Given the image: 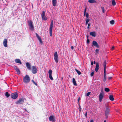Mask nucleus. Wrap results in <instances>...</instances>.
<instances>
[{
	"instance_id": "f257e3e1",
	"label": "nucleus",
	"mask_w": 122,
	"mask_h": 122,
	"mask_svg": "<svg viewBox=\"0 0 122 122\" xmlns=\"http://www.w3.org/2000/svg\"><path fill=\"white\" fill-rule=\"evenodd\" d=\"M30 80V78L27 75H26L23 78V81L25 83H29Z\"/></svg>"
},
{
	"instance_id": "f03ea898",
	"label": "nucleus",
	"mask_w": 122,
	"mask_h": 122,
	"mask_svg": "<svg viewBox=\"0 0 122 122\" xmlns=\"http://www.w3.org/2000/svg\"><path fill=\"white\" fill-rule=\"evenodd\" d=\"M33 22L31 20L28 21V23L29 26V29L32 31L34 30V28L33 25Z\"/></svg>"
},
{
	"instance_id": "7ed1b4c3",
	"label": "nucleus",
	"mask_w": 122,
	"mask_h": 122,
	"mask_svg": "<svg viewBox=\"0 0 122 122\" xmlns=\"http://www.w3.org/2000/svg\"><path fill=\"white\" fill-rule=\"evenodd\" d=\"M53 25V20H51L49 28V31L50 36H52V28Z\"/></svg>"
},
{
	"instance_id": "20e7f679",
	"label": "nucleus",
	"mask_w": 122,
	"mask_h": 122,
	"mask_svg": "<svg viewBox=\"0 0 122 122\" xmlns=\"http://www.w3.org/2000/svg\"><path fill=\"white\" fill-rule=\"evenodd\" d=\"M54 59L55 62L57 63L58 61V56L57 52L56 51L54 54Z\"/></svg>"
},
{
	"instance_id": "39448f33",
	"label": "nucleus",
	"mask_w": 122,
	"mask_h": 122,
	"mask_svg": "<svg viewBox=\"0 0 122 122\" xmlns=\"http://www.w3.org/2000/svg\"><path fill=\"white\" fill-rule=\"evenodd\" d=\"M11 97L13 99H16L18 97V94L16 92L12 93L11 95Z\"/></svg>"
},
{
	"instance_id": "423d86ee",
	"label": "nucleus",
	"mask_w": 122,
	"mask_h": 122,
	"mask_svg": "<svg viewBox=\"0 0 122 122\" xmlns=\"http://www.w3.org/2000/svg\"><path fill=\"white\" fill-rule=\"evenodd\" d=\"M41 15L42 19L43 20H47V18L45 15V11H43L42 12Z\"/></svg>"
},
{
	"instance_id": "0eeeda50",
	"label": "nucleus",
	"mask_w": 122,
	"mask_h": 122,
	"mask_svg": "<svg viewBox=\"0 0 122 122\" xmlns=\"http://www.w3.org/2000/svg\"><path fill=\"white\" fill-rule=\"evenodd\" d=\"M24 102V100L23 98H20L16 102V104H23Z\"/></svg>"
},
{
	"instance_id": "6e6552de",
	"label": "nucleus",
	"mask_w": 122,
	"mask_h": 122,
	"mask_svg": "<svg viewBox=\"0 0 122 122\" xmlns=\"http://www.w3.org/2000/svg\"><path fill=\"white\" fill-rule=\"evenodd\" d=\"M37 71V70L36 67L34 66H32V72L34 74L36 73Z\"/></svg>"
},
{
	"instance_id": "1a4fd4ad",
	"label": "nucleus",
	"mask_w": 122,
	"mask_h": 122,
	"mask_svg": "<svg viewBox=\"0 0 122 122\" xmlns=\"http://www.w3.org/2000/svg\"><path fill=\"white\" fill-rule=\"evenodd\" d=\"M104 97V94L103 93H100L99 96V100L100 102H101Z\"/></svg>"
},
{
	"instance_id": "9d476101",
	"label": "nucleus",
	"mask_w": 122,
	"mask_h": 122,
	"mask_svg": "<svg viewBox=\"0 0 122 122\" xmlns=\"http://www.w3.org/2000/svg\"><path fill=\"white\" fill-rule=\"evenodd\" d=\"M92 44V47H93V46H94L95 47H96L97 48H99V46L96 41H93Z\"/></svg>"
},
{
	"instance_id": "9b49d317",
	"label": "nucleus",
	"mask_w": 122,
	"mask_h": 122,
	"mask_svg": "<svg viewBox=\"0 0 122 122\" xmlns=\"http://www.w3.org/2000/svg\"><path fill=\"white\" fill-rule=\"evenodd\" d=\"M48 73L49 74V77L50 78L51 80H53V78L52 76V71L50 69L48 71Z\"/></svg>"
},
{
	"instance_id": "f8f14e48",
	"label": "nucleus",
	"mask_w": 122,
	"mask_h": 122,
	"mask_svg": "<svg viewBox=\"0 0 122 122\" xmlns=\"http://www.w3.org/2000/svg\"><path fill=\"white\" fill-rule=\"evenodd\" d=\"M36 36L37 38L39 40L40 43L41 44H43L42 41L41 40V37L40 36L38 35L37 33H36Z\"/></svg>"
},
{
	"instance_id": "ddd939ff",
	"label": "nucleus",
	"mask_w": 122,
	"mask_h": 122,
	"mask_svg": "<svg viewBox=\"0 0 122 122\" xmlns=\"http://www.w3.org/2000/svg\"><path fill=\"white\" fill-rule=\"evenodd\" d=\"M110 110L109 108L108 107H106V110L105 111V113L106 117H107L109 113Z\"/></svg>"
},
{
	"instance_id": "4468645a",
	"label": "nucleus",
	"mask_w": 122,
	"mask_h": 122,
	"mask_svg": "<svg viewBox=\"0 0 122 122\" xmlns=\"http://www.w3.org/2000/svg\"><path fill=\"white\" fill-rule=\"evenodd\" d=\"M49 118L50 121H52V122H55V117L54 116H50Z\"/></svg>"
},
{
	"instance_id": "2eb2a0df",
	"label": "nucleus",
	"mask_w": 122,
	"mask_h": 122,
	"mask_svg": "<svg viewBox=\"0 0 122 122\" xmlns=\"http://www.w3.org/2000/svg\"><path fill=\"white\" fill-rule=\"evenodd\" d=\"M14 68L16 70L17 74H20V71L17 67L16 66H14Z\"/></svg>"
},
{
	"instance_id": "dca6fc26",
	"label": "nucleus",
	"mask_w": 122,
	"mask_h": 122,
	"mask_svg": "<svg viewBox=\"0 0 122 122\" xmlns=\"http://www.w3.org/2000/svg\"><path fill=\"white\" fill-rule=\"evenodd\" d=\"M7 41L6 39L4 40L3 42V44L4 46L5 47H7Z\"/></svg>"
},
{
	"instance_id": "f3484780",
	"label": "nucleus",
	"mask_w": 122,
	"mask_h": 122,
	"mask_svg": "<svg viewBox=\"0 0 122 122\" xmlns=\"http://www.w3.org/2000/svg\"><path fill=\"white\" fill-rule=\"evenodd\" d=\"M99 64L97 62L96 64V67L95 69V71L96 72H97L99 69Z\"/></svg>"
},
{
	"instance_id": "a211bd4d",
	"label": "nucleus",
	"mask_w": 122,
	"mask_h": 122,
	"mask_svg": "<svg viewBox=\"0 0 122 122\" xmlns=\"http://www.w3.org/2000/svg\"><path fill=\"white\" fill-rule=\"evenodd\" d=\"M26 65L27 68L29 69L30 70L31 69V66L30 64L28 62H27L26 64Z\"/></svg>"
},
{
	"instance_id": "6ab92c4d",
	"label": "nucleus",
	"mask_w": 122,
	"mask_h": 122,
	"mask_svg": "<svg viewBox=\"0 0 122 122\" xmlns=\"http://www.w3.org/2000/svg\"><path fill=\"white\" fill-rule=\"evenodd\" d=\"M15 61V62L16 63H19L20 64H22V63L20 59H16Z\"/></svg>"
},
{
	"instance_id": "aec40b11",
	"label": "nucleus",
	"mask_w": 122,
	"mask_h": 122,
	"mask_svg": "<svg viewBox=\"0 0 122 122\" xmlns=\"http://www.w3.org/2000/svg\"><path fill=\"white\" fill-rule=\"evenodd\" d=\"M107 64L106 61V60H105L103 62V66L104 67V71H106V65Z\"/></svg>"
},
{
	"instance_id": "412c9836",
	"label": "nucleus",
	"mask_w": 122,
	"mask_h": 122,
	"mask_svg": "<svg viewBox=\"0 0 122 122\" xmlns=\"http://www.w3.org/2000/svg\"><path fill=\"white\" fill-rule=\"evenodd\" d=\"M90 35L92 36L95 37L96 36V33L95 31L91 32L90 33Z\"/></svg>"
},
{
	"instance_id": "4be33fe9",
	"label": "nucleus",
	"mask_w": 122,
	"mask_h": 122,
	"mask_svg": "<svg viewBox=\"0 0 122 122\" xmlns=\"http://www.w3.org/2000/svg\"><path fill=\"white\" fill-rule=\"evenodd\" d=\"M52 3L53 6H55L57 4L56 0H52Z\"/></svg>"
},
{
	"instance_id": "5701e85b",
	"label": "nucleus",
	"mask_w": 122,
	"mask_h": 122,
	"mask_svg": "<svg viewBox=\"0 0 122 122\" xmlns=\"http://www.w3.org/2000/svg\"><path fill=\"white\" fill-rule=\"evenodd\" d=\"M109 99L112 101H113L114 100V99L113 97V96L111 95H109Z\"/></svg>"
},
{
	"instance_id": "b1692460",
	"label": "nucleus",
	"mask_w": 122,
	"mask_h": 122,
	"mask_svg": "<svg viewBox=\"0 0 122 122\" xmlns=\"http://www.w3.org/2000/svg\"><path fill=\"white\" fill-rule=\"evenodd\" d=\"M72 82L74 85L76 86L77 84L76 83V81L74 78H73L72 79Z\"/></svg>"
},
{
	"instance_id": "393cba45",
	"label": "nucleus",
	"mask_w": 122,
	"mask_h": 122,
	"mask_svg": "<svg viewBox=\"0 0 122 122\" xmlns=\"http://www.w3.org/2000/svg\"><path fill=\"white\" fill-rule=\"evenodd\" d=\"M88 2L90 3H96V1L94 0H89Z\"/></svg>"
},
{
	"instance_id": "a878e982",
	"label": "nucleus",
	"mask_w": 122,
	"mask_h": 122,
	"mask_svg": "<svg viewBox=\"0 0 122 122\" xmlns=\"http://www.w3.org/2000/svg\"><path fill=\"white\" fill-rule=\"evenodd\" d=\"M75 70L79 75H80L81 74V72L80 71L77 70L76 69Z\"/></svg>"
},
{
	"instance_id": "bb28decb",
	"label": "nucleus",
	"mask_w": 122,
	"mask_h": 122,
	"mask_svg": "<svg viewBox=\"0 0 122 122\" xmlns=\"http://www.w3.org/2000/svg\"><path fill=\"white\" fill-rule=\"evenodd\" d=\"M112 4L113 6L115 5L116 4L115 1L114 0H113L112 1Z\"/></svg>"
},
{
	"instance_id": "cd10ccee",
	"label": "nucleus",
	"mask_w": 122,
	"mask_h": 122,
	"mask_svg": "<svg viewBox=\"0 0 122 122\" xmlns=\"http://www.w3.org/2000/svg\"><path fill=\"white\" fill-rule=\"evenodd\" d=\"M104 78L106 79V71H104Z\"/></svg>"
},
{
	"instance_id": "c85d7f7f",
	"label": "nucleus",
	"mask_w": 122,
	"mask_h": 122,
	"mask_svg": "<svg viewBox=\"0 0 122 122\" xmlns=\"http://www.w3.org/2000/svg\"><path fill=\"white\" fill-rule=\"evenodd\" d=\"M105 91L106 92H109L110 91V89L108 88H105Z\"/></svg>"
},
{
	"instance_id": "c756f323",
	"label": "nucleus",
	"mask_w": 122,
	"mask_h": 122,
	"mask_svg": "<svg viewBox=\"0 0 122 122\" xmlns=\"http://www.w3.org/2000/svg\"><path fill=\"white\" fill-rule=\"evenodd\" d=\"M86 25L87 24L88 22L90 20L89 19H86Z\"/></svg>"
},
{
	"instance_id": "7c9ffc66",
	"label": "nucleus",
	"mask_w": 122,
	"mask_h": 122,
	"mask_svg": "<svg viewBox=\"0 0 122 122\" xmlns=\"http://www.w3.org/2000/svg\"><path fill=\"white\" fill-rule=\"evenodd\" d=\"M5 95L7 97H8L10 96V95L9 94L8 92H6L5 93Z\"/></svg>"
},
{
	"instance_id": "2f4dec72",
	"label": "nucleus",
	"mask_w": 122,
	"mask_h": 122,
	"mask_svg": "<svg viewBox=\"0 0 122 122\" xmlns=\"http://www.w3.org/2000/svg\"><path fill=\"white\" fill-rule=\"evenodd\" d=\"M110 23L111 24L113 25L114 24V20H112L110 21Z\"/></svg>"
},
{
	"instance_id": "473e14b6",
	"label": "nucleus",
	"mask_w": 122,
	"mask_h": 122,
	"mask_svg": "<svg viewBox=\"0 0 122 122\" xmlns=\"http://www.w3.org/2000/svg\"><path fill=\"white\" fill-rule=\"evenodd\" d=\"M101 8L102 9V12L104 13L105 12V10L104 7H101Z\"/></svg>"
},
{
	"instance_id": "72a5a7b5",
	"label": "nucleus",
	"mask_w": 122,
	"mask_h": 122,
	"mask_svg": "<svg viewBox=\"0 0 122 122\" xmlns=\"http://www.w3.org/2000/svg\"><path fill=\"white\" fill-rule=\"evenodd\" d=\"M31 81L32 82L34 83V84L36 86H37V84L34 81V80H31Z\"/></svg>"
},
{
	"instance_id": "f704fd0d",
	"label": "nucleus",
	"mask_w": 122,
	"mask_h": 122,
	"mask_svg": "<svg viewBox=\"0 0 122 122\" xmlns=\"http://www.w3.org/2000/svg\"><path fill=\"white\" fill-rule=\"evenodd\" d=\"M86 8H85V9L84 10V16H85V15H86Z\"/></svg>"
},
{
	"instance_id": "c9c22d12",
	"label": "nucleus",
	"mask_w": 122,
	"mask_h": 122,
	"mask_svg": "<svg viewBox=\"0 0 122 122\" xmlns=\"http://www.w3.org/2000/svg\"><path fill=\"white\" fill-rule=\"evenodd\" d=\"M85 15H86V17L87 18H88L89 15L88 13H87Z\"/></svg>"
},
{
	"instance_id": "e433bc0d",
	"label": "nucleus",
	"mask_w": 122,
	"mask_h": 122,
	"mask_svg": "<svg viewBox=\"0 0 122 122\" xmlns=\"http://www.w3.org/2000/svg\"><path fill=\"white\" fill-rule=\"evenodd\" d=\"M99 51V49H97L95 51L96 52V53H98V51Z\"/></svg>"
},
{
	"instance_id": "4c0bfd02",
	"label": "nucleus",
	"mask_w": 122,
	"mask_h": 122,
	"mask_svg": "<svg viewBox=\"0 0 122 122\" xmlns=\"http://www.w3.org/2000/svg\"><path fill=\"white\" fill-rule=\"evenodd\" d=\"M94 74V72H92L90 74V75H91V77L92 76H93Z\"/></svg>"
},
{
	"instance_id": "58836bf2",
	"label": "nucleus",
	"mask_w": 122,
	"mask_h": 122,
	"mask_svg": "<svg viewBox=\"0 0 122 122\" xmlns=\"http://www.w3.org/2000/svg\"><path fill=\"white\" fill-rule=\"evenodd\" d=\"M79 110L80 111H81V106L80 104H79Z\"/></svg>"
},
{
	"instance_id": "ea45409f",
	"label": "nucleus",
	"mask_w": 122,
	"mask_h": 122,
	"mask_svg": "<svg viewBox=\"0 0 122 122\" xmlns=\"http://www.w3.org/2000/svg\"><path fill=\"white\" fill-rule=\"evenodd\" d=\"M91 92H89L88 93H87L86 94V96H89Z\"/></svg>"
},
{
	"instance_id": "a19ab883",
	"label": "nucleus",
	"mask_w": 122,
	"mask_h": 122,
	"mask_svg": "<svg viewBox=\"0 0 122 122\" xmlns=\"http://www.w3.org/2000/svg\"><path fill=\"white\" fill-rule=\"evenodd\" d=\"M88 24V26L87 27V28L89 29V26L90 25V23H89Z\"/></svg>"
},
{
	"instance_id": "79ce46f5",
	"label": "nucleus",
	"mask_w": 122,
	"mask_h": 122,
	"mask_svg": "<svg viewBox=\"0 0 122 122\" xmlns=\"http://www.w3.org/2000/svg\"><path fill=\"white\" fill-rule=\"evenodd\" d=\"M87 43H89L90 42V41L89 39H87Z\"/></svg>"
},
{
	"instance_id": "37998d69",
	"label": "nucleus",
	"mask_w": 122,
	"mask_h": 122,
	"mask_svg": "<svg viewBox=\"0 0 122 122\" xmlns=\"http://www.w3.org/2000/svg\"><path fill=\"white\" fill-rule=\"evenodd\" d=\"M85 116L86 117H87V112H86L85 113Z\"/></svg>"
},
{
	"instance_id": "c03bdc74",
	"label": "nucleus",
	"mask_w": 122,
	"mask_h": 122,
	"mask_svg": "<svg viewBox=\"0 0 122 122\" xmlns=\"http://www.w3.org/2000/svg\"><path fill=\"white\" fill-rule=\"evenodd\" d=\"M71 49L72 50H73V49L74 48V47L73 46H71Z\"/></svg>"
},
{
	"instance_id": "a18cd8bd",
	"label": "nucleus",
	"mask_w": 122,
	"mask_h": 122,
	"mask_svg": "<svg viewBox=\"0 0 122 122\" xmlns=\"http://www.w3.org/2000/svg\"><path fill=\"white\" fill-rule=\"evenodd\" d=\"M114 49V46H112L111 49L112 50H113Z\"/></svg>"
},
{
	"instance_id": "49530a36",
	"label": "nucleus",
	"mask_w": 122,
	"mask_h": 122,
	"mask_svg": "<svg viewBox=\"0 0 122 122\" xmlns=\"http://www.w3.org/2000/svg\"><path fill=\"white\" fill-rule=\"evenodd\" d=\"M112 77H108V79L109 80H110V79H111L112 78Z\"/></svg>"
},
{
	"instance_id": "de8ad7c7",
	"label": "nucleus",
	"mask_w": 122,
	"mask_h": 122,
	"mask_svg": "<svg viewBox=\"0 0 122 122\" xmlns=\"http://www.w3.org/2000/svg\"><path fill=\"white\" fill-rule=\"evenodd\" d=\"M93 62L92 61L91 62V65H93Z\"/></svg>"
},
{
	"instance_id": "09e8293b",
	"label": "nucleus",
	"mask_w": 122,
	"mask_h": 122,
	"mask_svg": "<svg viewBox=\"0 0 122 122\" xmlns=\"http://www.w3.org/2000/svg\"><path fill=\"white\" fill-rule=\"evenodd\" d=\"M106 79L104 78V79H103L104 81L105 82L106 81Z\"/></svg>"
},
{
	"instance_id": "8fccbe9b",
	"label": "nucleus",
	"mask_w": 122,
	"mask_h": 122,
	"mask_svg": "<svg viewBox=\"0 0 122 122\" xmlns=\"http://www.w3.org/2000/svg\"><path fill=\"white\" fill-rule=\"evenodd\" d=\"M90 122H94V121L93 120H91L90 121Z\"/></svg>"
},
{
	"instance_id": "3c124183",
	"label": "nucleus",
	"mask_w": 122,
	"mask_h": 122,
	"mask_svg": "<svg viewBox=\"0 0 122 122\" xmlns=\"http://www.w3.org/2000/svg\"><path fill=\"white\" fill-rule=\"evenodd\" d=\"M89 36H87V39H88Z\"/></svg>"
},
{
	"instance_id": "603ef678",
	"label": "nucleus",
	"mask_w": 122,
	"mask_h": 122,
	"mask_svg": "<svg viewBox=\"0 0 122 122\" xmlns=\"http://www.w3.org/2000/svg\"><path fill=\"white\" fill-rule=\"evenodd\" d=\"M79 100H80V98H79L78 100V102H79Z\"/></svg>"
},
{
	"instance_id": "864d4df0",
	"label": "nucleus",
	"mask_w": 122,
	"mask_h": 122,
	"mask_svg": "<svg viewBox=\"0 0 122 122\" xmlns=\"http://www.w3.org/2000/svg\"><path fill=\"white\" fill-rule=\"evenodd\" d=\"M94 64H96V62H95V61H94Z\"/></svg>"
},
{
	"instance_id": "5fc2aeb1",
	"label": "nucleus",
	"mask_w": 122,
	"mask_h": 122,
	"mask_svg": "<svg viewBox=\"0 0 122 122\" xmlns=\"http://www.w3.org/2000/svg\"><path fill=\"white\" fill-rule=\"evenodd\" d=\"M104 122H106V120H105V121H104Z\"/></svg>"
},
{
	"instance_id": "6e6d98bb",
	"label": "nucleus",
	"mask_w": 122,
	"mask_h": 122,
	"mask_svg": "<svg viewBox=\"0 0 122 122\" xmlns=\"http://www.w3.org/2000/svg\"><path fill=\"white\" fill-rule=\"evenodd\" d=\"M25 110L26 111V109H25Z\"/></svg>"
},
{
	"instance_id": "4d7b16f0",
	"label": "nucleus",
	"mask_w": 122,
	"mask_h": 122,
	"mask_svg": "<svg viewBox=\"0 0 122 122\" xmlns=\"http://www.w3.org/2000/svg\"><path fill=\"white\" fill-rule=\"evenodd\" d=\"M87 122H89V121H88Z\"/></svg>"
}]
</instances>
